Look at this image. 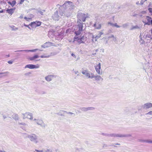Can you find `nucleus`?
<instances>
[{"mask_svg":"<svg viewBox=\"0 0 152 152\" xmlns=\"http://www.w3.org/2000/svg\"><path fill=\"white\" fill-rule=\"evenodd\" d=\"M77 17L78 19L77 21V25L73 27L75 31V33L76 35H80L83 29V23L80 22H85L86 19L88 17L87 15L81 12H78Z\"/></svg>","mask_w":152,"mask_h":152,"instance_id":"nucleus-1","label":"nucleus"},{"mask_svg":"<svg viewBox=\"0 0 152 152\" xmlns=\"http://www.w3.org/2000/svg\"><path fill=\"white\" fill-rule=\"evenodd\" d=\"M24 137L25 138H28L29 140L31 142H33L35 143H37L38 142V137L35 134H30L25 133Z\"/></svg>","mask_w":152,"mask_h":152,"instance_id":"nucleus-2","label":"nucleus"},{"mask_svg":"<svg viewBox=\"0 0 152 152\" xmlns=\"http://www.w3.org/2000/svg\"><path fill=\"white\" fill-rule=\"evenodd\" d=\"M74 38V41H76L79 44L84 43L87 40V37L84 35L81 36L80 37H75Z\"/></svg>","mask_w":152,"mask_h":152,"instance_id":"nucleus-3","label":"nucleus"},{"mask_svg":"<svg viewBox=\"0 0 152 152\" xmlns=\"http://www.w3.org/2000/svg\"><path fill=\"white\" fill-rule=\"evenodd\" d=\"M33 121L35 123L38 125L42 127H45L46 125L44 123L42 119L41 118H34Z\"/></svg>","mask_w":152,"mask_h":152,"instance_id":"nucleus-4","label":"nucleus"},{"mask_svg":"<svg viewBox=\"0 0 152 152\" xmlns=\"http://www.w3.org/2000/svg\"><path fill=\"white\" fill-rule=\"evenodd\" d=\"M73 3L72 2H71L70 1H67L65 2L64 4L62 6H61V7L60 8L59 10H60L61 8L62 9V8H64L65 9L68 8H69V9L70 8H72V6H73Z\"/></svg>","mask_w":152,"mask_h":152,"instance_id":"nucleus-5","label":"nucleus"},{"mask_svg":"<svg viewBox=\"0 0 152 152\" xmlns=\"http://www.w3.org/2000/svg\"><path fill=\"white\" fill-rule=\"evenodd\" d=\"M23 119L27 118L31 120H33V116L32 113H26L24 114H22Z\"/></svg>","mask_w":152,"mask_h":152,"instance_id":"nucleus-6","label":"nucleus"},{"mask_svg":"<svg viewBox=\"0 0 152 152\" xmlns=\"http://www.w3.org/2000/svg\"><path fill=\"white\" fill-rule=\"evenodd\" d=\"M82 74L85 75L88 78H92L93 73L90 72L88 70L82 71Z\"/></svg>","mask_w":152,"mask_h":152,"instance_id":"nucleus-7","label":"nucleus"},{"mask_svg":"<svg viewBox=\"0 0 152 152\" xmlns=\"http://www.w3.org/2000/svg\"><path fill=\"white\" fill-rule=\"evenodd\" d=\"M40 67V66L38 64L36 65H34L32 64H29L26 65L25 68H28L30 69H37Z\"/></svg>","mask_w":152,"mask_h":152,"instance_id":"nucleus-8","label":"nucleus"},{"mask_svg":"<svg viewBox=\"0 0 152 152\" xmlns=\"http://www.w3.org/2000/svg\"><path fill=\"white\" fill-rule=\"evenodd\" d=\"M56 77L57 75H49L46 76L45 77V79L48 82H50L54 78H56Z\"/></svg>","mask_w":152,"mask_h":152,"instance_id":"nucleus-9","label":"nucleus"},{"mask_svg":"<svg viewBox=\"0 0 152 152\" xmlns=\"http://www.w3.org/2000/svg\"><path fill=\"white\" fill-rule=\"evenodd\" d=\"M96 72L99 75L102 74V72H100L101 63H99L98 64L94 66Z\"/></svg>","mask_w":152,"mask_h":152,"instance_id":"nucleus-10","label":"nucleus"},{"mask_svg":"<svg viewBox=\"0 0 152 152\" xmlns=\"http://www.w3.org/2000/svg\"><path fill=\"white\" fill-rule=\"evenodd\" d=\"M61 18V16H60L58 14V12L56 11L55 12L54 14L52 16L53 19L55 20H58Z\"/></svg>","mask_w":152,"mask_h":152,"instance_id":"nucleus-11","label":"nucleus"},{"mask_svg":"<svg viewBox=\"0 0 152 152\" xmlns=\"http://www.w3.org/2000/svg\"><path fill=\"white\" fill-rule=\"evenodd\" d=\"M18 124L19 125V126L23 130H26V127L27 126V125L25 123L22 122V123H20L19 122L18 123Z\"/></svg>","mask_w":152,"mask_h":152,"instance_id":"nucleus-12","label":"nucleus"},{"mask_svg":"<svg viewBox=\"0 0 152 152\" xmlns=\"http://www.w3.org/2000/svg\"><path fill=\"white\" fill-rule=\"evenodd\" d=\"M143 109H147L152 107V103H148L145 104L143 106Z\"/></svg>","mask_w":152,"mask_h":152,"instance_id":"nucleus-13","label":"nucleus"},{"mask_svg":"<svg viewBox=\"0 0 152 152\" xmlns=\"http://www.w3.org/2000/svg\"><path fill=\"white\" fill-rule=\"evenodd\" d=\"M131 136V135L130 134H116V137H130Z\"/></svg>","mask_w":152,"mask_h":152,"instance_id":"nucleus-14","label":"nucleus"},{"mask_svg":"<svg viewBox=\"0 0 152 152\" xmlns=\"http://www.w3.org/2000/svg\"><path fill=\"white\" fill-rule=\"evenodd\" d=\"M39 50L38 49H35L34 50H18L17 51H15V52H35L36 51Z\"/></svg>","mask_w":152,"mask_h":152,"instance_id":"nucleus-15","label":"nucleus"},{"mask_svg":"<svg viewBox=\"0 0 152 152\" xmlns=\"http://www.w3.org/2000/svg\"><path fill=\"white\" fill-rule=\"evenodd\" d=\"M51 43L50 42H46L44 44L41 45V47L44 48H48L51 46Z\"/></svg>","mask_w":152,"mask_h":152,"instance_id":"nucleus-16","label":"nucleus"},{"mask_svg":"<svg viewBox=\"0 0 152 152\" xmlns=\"http://www.w3.org/2000/svg\"><path fill=\"white\" fill-rule=\"evenodd\" d=\"M95 78L96 80L97 81H99L100 80H103V78H102L100 75H94V74H93V75L92 77L93 78Z\"/></svg>","mask_w":152,"mask_h":152,"instance_id":"nucleus-17","label":"nucleus"},{"mask_svg":"<svg viewBox=\"0 0 152 152\" xmlns=\"http://www.w3.org/2000/svg\"><path fill=\"white\" fill-rule=\"evenodd\" d=\"M103 32L102 31H99L98 34L95 37V41H96L97 39L99 38L101 36V35L103 34Z\"/></svg>","mask_w":152,"mask_h":152,"instance_id":"nucleus-18","label":"nucleus"},{"mask_svg":"<svg viewBox=\"0 0 152 152\" xmlns=\"http://www.w3.org/2000/svg\"><path fill=\"white\" fill-rule=\"evenodd\" d=\"M94 26L95 27L96 29H100L101 28V25L99 23H96L94 25Z\"/></svg>","mask_w":152,"mask_h":152,"instance_id":"nucleus-19","label":"nucleus"},{"mask_svg":"<svg viewBox=\"0 0 152 152\" xmlns=\"http://www.w3.org/2000/svg\"><path fill=\"white\" fill-rule=\"evenodd\" d=\"M39 57V56L37 55H35L33 56L29 57L28 59L30 61H34L36 59L38 58Z\"/></svg>","mask_w":152,"mask_h":152,"instance_id":"nucleus-20","label":"nucleus"},{"mask_svg":"<svg viewBox=\"0 0 152 152\" xmlns=\"http://www.w3.org/2000/svg\"><path fill=\"white\" fill-rule=\"evenodd\" d=\"M12 117L15 121L18 120L19 119L18 115L16 114H13L12 116Z\"/></svg>","mask_w":152,"mask_h":152,"instance_id":"nucleus-21","label":"nucleus"},{"mask_svg":"<svg viewBox=\"0 0 152 152\" xmlns=\"http://www.w3.org/2000/svg\"><path fill=\"white\" fill-rule=\"evenodd\" d=\"M108 24L110 25V26L113 27H115L118 28H120L121 27V26L117 25V23H113L110 22H108Z\"/></svg>","mask_w":152,"mask_h":152,"instance_id":"nucleus-22","label":"nucleus"},{"mask_svg":"<svg viewBox=\"0 0 152 152\" xmlns=\"http://www.w3.org/2000/svg\"><path fill=\"white\" fill-rule=\"evenodd\" d=\"M29 25L31 26L32 28H34L37 27L36 21L32 22Z\"/></svg>","mask_w":152,"mask_h":152,"instance_id":"nucleus-23","label":"nucleus"},{"mask_svg":"<svg viewBox=\"0 0 152 152\" xmlns=\"http://www.w3.org/2000/svg\"><path fill=\"white\" fill-rule=\"evenodd\" d=\"M64 11V12H63L62 11H61V10H59V13L60 15L59 16H63V14H64V15H67L66 13V11Z\"/></svg>","mask_w":152,"mask_h":152,"instance_id":"nucleus-24","label":"nucleus"},{"mask_svg":"<svg viewBox=\"0 0 152 152\" xmlns=\"http://www.w3.org/2000/svg\"><path fill=\"white\" fill-rule=\"evenodd\" d=\"M43 151L44 152H55L54 150L52 148L44 149Z\"/></svg>","mask_w":152,"mask_h":152,"instance_id":"nucleus-25","label":"nucleus"},{"mask_svg":"<svg viewBox=\"0 0 152 152\" xmlns=\"http://www.w3.org/2000/svg\"><path fill=\"white\" fill-rule=\"evenodd\" d=\"M10 27L11 28V30L13 31H16L18 29V28L16 27L13 25L10 26Z\"/></svg>","mask_w":152,"mask_h":152,"instance_id":"nucleus-26","label":"nucleus"},{"mask_svg":"<svg viewBox=\"0 0 152 152\" xmlns=\"http://www.w3.org/2000/svg\"><path fill=\"white\" fill-rule=\"evenodd\" d=\"M6 11L7 13L11 15L14 12V10L13 9H8L6 10Z\"/></svg>","mask_w":152,"mask_h":152,"instance_id":"nucleus-27","label":"nucleus"},{"mask_svg":"<svg viewBox=\"0 0 152 152\" xmlns=\"http://www.w3.org/2000/svg\"><path fill=\"white\" fill-rule=\"evenodd\" d=\"M140 28L137 25H136L135 26H132V28L130 29V30H132L135 29H138Z\"/></svg>","mask_w":152,"mask_h":152,"instance_id":"nucleus-28","label":"nucleus"},{"mask_svg":"<svg viewBox=\"0 0 152 152\" xmlns=\"http://www.w3.org/2000/svg\"><path fill=\"white\" fill-rule=\"evenodd\" d=\"M146 18L148 21V22L149 23H150L151 20H152L151 19V18L148 16H146Z\"/></svg>","mask_w":152,"mask_h":152,"instance_id":"nucleus-29","label":"nucleus"},{"mask_svg":"<svg viewBox=\"0 0 152 152\" xmlns=\"http://www.w3.org/2000/svg\"><path fill=\"white\" fill-rule=\"evenodd\" d=\"M50 57V56L48 55H46L45 54H44L43 55L41 56L40 57L42 58H48Z\"/></svg>","mask_w":152,"mask_h":152,"instance_id":"nucleus-30","label":"nucleus"},{"mask_svg":"<svg viewBox=\"0 0 152 152\" xmlns=\"http://www.w3.org/2000/svg\"><path fill=\"white\" fill-rule=\"evenodd\" d=\"M146 12L144 11H142L141 12L139 13V15L140 17H141L142 16L143 14H145Z\"/></svg>","mask_w":152,"mask_h":152,"instance_id":"nucleus-31","label":"nucleus"},{"mask_svg":"<svg viewBox=\"0 0 152 152\" xmlns=\"http://www.w3.org/2000/svg\"><path fill=\"white\" fill-rule=\"evenodd\" d=\"M128 25H129L128 23H126L123 24L122 25V27L124 28H127V27H128Z\"/></svg>","mask_w":152,"mask_h":152,"instance_id":"nucleus-32","label":"nucleus"},{"mask_svg":"<svg viewBox=\"0 0 152 152\" xmlns=\"http://www.w3.org/2000/svg\"><path fill=\"white\" fill-rule=\"evenodd\" d=\"M58 53L56 52H51L50 53V55H49L50 56V57L51 56H55L56 54H57Z\"/></svg>","mask_w":152,"mask_h":152,"instance_id":"nucleus-33","label":"nucleus"},{"mask_svg":"<svg viewBox=\"0 0 152 152\" xmlns=\"http://www.w3.org/2000/svg\"><path fill=\"white\" fill-rule=\"evenodd\" d=\"M64 112H66V111H61L60 112H59L58 113V114L59 115H60L61 116H63V113Z\"/></svg>","mask_w":152,"mask_h":152,"instance_id":"nucleus-34","label":"nucleus"},{"mask_svg":"<svg viewBox=\"0 0 152 152\" xmlns=\"http://www.w3.org/2000/svg\"><path fill=\"white\" fill-rule=\"evenodd\" d=\"M16 4V1H13L11 2V6L13 7Z\"/></svg>","mask_w":152,"mask_h":152,"instance_id":"nucleus-35","label":"nucleus"},{"mask_svg":"<svg viewBox=\"0 0 152 152\" xmlns=\"http://www.w3.org/2000/svg\"><path fill=\"white\" fill-rule=\"evenodd\" d=\"M81 110L83 111H86L87 110V107H83L80 109Z\"/></svg>","mask_w":152,"mask_h":152,"instance_id":"nucleus-36","label":"nucleus"},{"mask_svg":"<svg viewBox=\"0 0 152 152\" xmlns=\"http://www.w3.org/2000/svg\"><path fill=\"white\" fill-rule=\"evenodd\" d=\"M87 110H94V108L92 107H87Z\"/></svg>","mask_w":152,"mask_h":152,"instance_id":"nucleus-37","label":"nucleus"},{"mask_svg":"<svg viewBox=\"0 0 152 152\" xmlns=\"http://www.w3.org/2000/svg\"><path fill=\"white\" fill-rule=\"evenodd\" d=\"M116 134H109V137H116Z\"/></svg>","mask_w":152,"mask_h":152,"instance_id":"nucleus-38","label":"nucleus"},{"mask_svg":"<svg viewBox=\"0 0 152 152\" xmlns=\"http://www.w3.org/2000/svg\"><path fill=\"white\" fill-rule=\"evenodd\" d=\"M101 135H103V136H106L109 137V134L102 133H101Z\"/></svg>","mask_w":152,"mask_h":152,"instance_id":"nucleus-39","label":"nucleus"},{"mask_svg":"<svg viewBox=\"0 0 152 152\" xmlns=\"http://www.w3.org/2000/svg\"><path fill=\"white\" fill-rule=\"evenodd\" d=\"M108 147L107 145L105 144L104 143H103L102 144V147L103 148H106Z\"/></svg>","mask_w":152,"mask_h":152,"instance_id":"nucleus-40","label":"nucleus"},{"mask_svg":"<svg viewBox=\"0 0 152 152\" xmlns=\"http://www.w3.org/2000/svg\"><path fill=\"white\" fill-rule=\"evenodd\" d=\"M139 141L141 142H146V140L140 139L139 140Z\"/></svg>","mask_w":152,"mask_h":152,"instance_id":"nucleus-41","label":"nucleus"},{"mask_svg":"<svg viewBox=\"0 0 152 152\" xmlns=\"http://www.w3.org/2000/svg\"><path fill=\"white\" fill-rule=\"evenodd\" d=\"M37 27L40 26L41 24V23L39 21H36Z\"/></svg>","mask_w":152,"mask_h":152,"instance_id":"nucleus-42","label":"nucleus"},{"mask_svg":"<svg viewBox=\"0 0 152 152\" xmlns=\"http://www.w3.org/2000/svg\"><path fill=\"white\" fill-rule=\"evenodd\" d=\"M146 142L149 143H152V140H146Z\"/></svg>","mask_w":152,"mask_h":152,"instance_id":"nucleus-43","label":"nucleus"},{"mask_svg":"<svg viewBox=\"0 0 152 152\" xmlns=\"http://www.w3.org/2000/svg\"><path fill=\"white\" fill-rule=\"evenodd\" d=\"M44 152L43 150H38L36 149L34 152Z\"/></svg>","mask_w":152,"mask_h":152,"instance_id":"nucleus-44","label":"nucleus"},{"mask_svg":"<svg viewBox=\"0 0 152 152\" xmlns=\"http://www.w3.org/2000/svg\"><path fill=\"white\" fill-rule=\"evenodd\" d=\"M75 151L76 152H79L80 151V149L77 148H75Z\"/></svg>","mask_w":152,"mask_h":152,"instance_id":"nucleus-45","label":"nucleus"},{"mask_svg":"<svg viewBox=\"0 0 152 152\" xmlns=\"http://www.w3.org/2000/svg\"><path fill=\"white\" fill-rule=\"evenodd\" d=\"M147 0H141L140 1V4L141 5H142L143 4V3L146 1Z\"/></svg>","mask_w":152,"mask_h":152,"instance_id":"nucleus-46","label":"nucleus"},{"mask_svg":"<svg viewBox=\"0 0 152 152\" xmlns=\"http://www.w3.org/2000/svg\"><path fill=\"white\" fill-rule=\"evenodd\" d=\"M24 19H25L27 21H29V20H31V18H27L26 17H24Z\"/></svg>","mask_w":152,"mask_h":152,"instance_id":"nucleus-47","label":"nucleus"},{"mask_svg":"<svg viewBox=\"0 0 152 152\" xmlns=\"http://www.w3.org/2000/svg\"><path fill=\"white\" fill-rule=\"evenodd\" d=\"M142 22L145 24V25H149L150 24V23H149L148 22H146L144 21H142Z\"/></svg>","mask_w":152,"mask_h":152,"instance_id":"nucleus-48","label":"nucleus"},{"mask_svg":"<svg viewBox=\"0 0 152 152\" xmlns=\"http://www.w3.org/2000/svg\"><path fill=\"white\" fill-rule=\"evenodd\" d=\"M146 115H152V111H150L148 113L146 114Z\"/></svg>","mask_w":152,"mask_h":152,"instance_id":"nucleus-49","label":"nucleus"},{"mask_svg":"<svg viewBox=\"0 0 152 152\" xmlns=\"http://www.w3.org/2000/svg\"><path fill=\"white\" fill-rule=\"evenodd\" d=\"M148 10L149 12L151 13H152V8H149Z\"/></svg>","mask_w":152,"mask_h":152,"instance_id":"nucleus-50","label":"nucleus"},{"mask_svg":"<svg viewBox=\"0 0 152 152\" xmlns=\"http://www.w3.org/2000/svg\"><path fill=\"white\" fill-rule=\"evenodd\" d=\"M9 64H12L13 63V61H8L7 62Z\"/></svg>","mask_w":152,"mask_h":152,"instance_id":"nucleus-51","label":"nucleus"},{"mask_svg":"<svg viewBox=\"0 0 152 152\" xmlns=\"http://www.w3.org/2000/svg\"><path fill=\"white\" fill-rule=\"evenodd\" d=\"M25 0H20V1L19 3V4H22Z\"/></svg>","mask_w":152,"mask_h":152,"instance_id":"nucleus-52","label":"nucleus"},{"mask_svg":"<svg viewBox=\"0 0 152 152\" xmlns=\"http://www.w3.org/2000/svg\"><path fill=\"white\" fill-rule=\"evenodd\" d=\"M8 72H0V75H2L3 74L8 73Z\"/></svg>","mask_w":152,"mask_h":152,"instance_id":"nucleus-53","label":"nucleus"},{"mask_svg":"<svg viewBox=\"0 0 152 152\" xmlns=\"http://www.w3.org/2000/svg\"><path fill=\"white\" fill-rule=\"evenodd\" d=\"M114 36L113 35H111L110 36H109L108 37V38H114Z\"/></svg>","mask_w":152,"mask_h":152,"instance_id":"nucleus-54","label":"nucleus"},{"mask_svg":"<svg viewBox=\"0 0 152 152\" xmlns=\"http://www.w3.org/2000/svg\"><path fill=\"white\" fill-rule=\"evenodd\" d=\"M71 56L74 57L75 58H76V56H75V55L73 53H72L71 54Z\"/></svg>","mask_w":152,"mask_h":152,"instance_id":"nucleus-55","label":"nucleus"},{"mask_svg":"<svg viewBox=\"0 0 152 152\" xmlns=\"http://www.w3.org/2000/svg\"><path fill=\"white\" fill-rule=\"evenodd\" d=\"M23 14H21L20 16L19 17V18L20 19H22L23 18Z\"/></svg>","mask_w":152,"mask_h":152,"instance_id":"nucleus-56","label":"nucleus"},{"mask_svg":"<svg viewBox=\"0 0 152 152\" xmlns=\"http://www.w3.org/2000/svg\"><path fill=\"white\" fill-rule=\"evenodd\" d=\"M3 118L4 119H5V118H7V117L4 115H3Z\"/></svg>","mask_w":152,"mask_h":152,"instance_id":"nucleus-57","label":"nucleus"},{"mask_svg":"<svg viewBox=\"0 0 152 152\" xmlns=\"http://www.w3.org/2000/svg\"><path fill=\"white\" fill-rule=\"evenodd\" d=\"M67 113L68 114H71V115L74 114L75 115V114L74 113H72L71 112H69Z\"/></svg>","mask_w":152,"mask_h":152,"instance_id":"nucleus-58","label":"nucleus"},{"mask_svg":"<svg viewBox=\"0 0 152 152\" xmlns=\"http://www.w3.org/2000/svg\"><path fill=\"white\" fill-rule=\"evenodd\" d=\"M24 26L26 27H28L29 29H31V28H30V27H29L28 25H26L24 24Z\"/></svg>","mask_w":152,"mask_h":152,"instance_id":"nucleus-59","label":"nucleus"},{"mask_svg":"<svg viewBox=\"0 0 152 152\" xmlns=\"http://www.w3.org/2000/svg\"><path fill=\"white\" fill-rule=\"evenodd\" d=\"M113 40L115 41V42H116V41H117V39H116V37H114L113 38Z\"/></svg>","mask_w":152,"mask_h":152,"instance_id":"nucleus-60","label":"nucleus"},{"mask_svg":"<svg viewBox=\"0 0 152 152\" xmlns=\"http://www.w3.org/2000/svg\"><path fill=\"white\" fill-rule=\"evenodd\" d=\"M7 3H8L9 4H10V5H11V2L10 1H8V2H7Z\"/></svg>","mask_w":152,"mask_h":152,"instance_id":"nucleus-61","label":"nucleus"},{"mask_svg":"<svg viewBox=\"0 0 152 152\" xmlns=\"http://www.w3.org/2000/svg\"><path fill=\"white\" fill-rule=\"evenodd\" d=\"M42 15H43V12L42 11H40L39 12Z\"/></svg>","mask_w":152,"mask_h":152,"instance_id":"nucleus-62","label":"nucleus"},{"mask_svg":"<svg viewBox=\"0 0 152 152\" xmlns=\"http://www.w3.org/2000/svg\"><path fill=\"white\" fill-rule=\"evenodd\" d=\"M136 4L138 5H139L140 4V3L139 1H137L136 3Z\"/></svg>","mask_w":152,"mask_h":152,"instance_id":"nucleus-63","label":"nucleus"},{"mask_svg":"<svg viewBox=\"0 0 152 152\" xmlns=\"http://www.w3.org/2000/svg\"><path fill=\"white\" fill-rule=\"evenodd\" d=\"M0 152H6V151H3L2 150H0Z\"/></svg>","mask_w":152,"mask_h":152,"instance_id":"nucleus-64","label":"nucleus"}]
</instances>
